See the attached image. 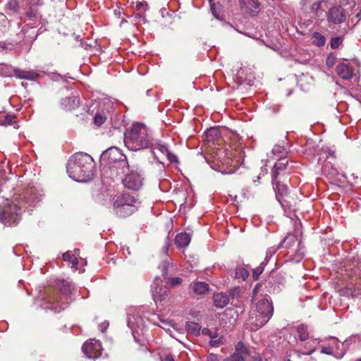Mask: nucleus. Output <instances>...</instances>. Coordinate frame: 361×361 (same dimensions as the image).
<instances>
[{
    "label": "nucleus",
    "instance_id": "473e14b6",
    "mask_svg": "<svg viewBox=\"0 0 361 361\" xmlns=\"http://www.w3.org/2000/svg\"><path fill=\"white\" fill-rule=\"evenodd\" d=\"M219 135V130L214 128L208 129L207 131L205 133V137L208 141H211L213 139L218 137Z\"/></svg>",
    "mask_w": 361,
    "mask_h": 361
},
{
    "label": "nucleus",
    "instance_id": "c9c22d12",
    "mask_svg": "<svg viewBox=\"0 0 361 361\" xmlns=\"http://www.w3.org/2000/svg\"><path fill=\"white\" fill-rule=\"evenodd\" d=\"M106 119V117L105 116L101 114H96L94 118V121L97 126H101L105 122Z\"/></svg>",
    "mask_w": 361,
    "mask_h": 361
},
{
    "label": "nucleus",
    "instance_id": "412c9836",
    "mask_svg": "<svg viewBox=\"0 0 361 361\" xmlns=\"http://www.w3.org/2000/svg\"><path fill=\"white\" fill-rule=\"evenodd\" d=\"M295 245H300V243L298 242V237L295 234L288 233L281 242V247L290 249L293 248Z\"/></svg>",
    "mask_w": 361,
    "mask_h": 361
},
{
    "label": "nucleus",
    "instance_id": "aec40b11",
    "mask_svg": "<svg viewBox=\"0 0 361 361\" xmlns=\"http://www.w3.org/2000/svg\"><path fill=\"white\" fill-rule=\"evenodd\" d=\"M61 108L71 111L79 106V99L77 97H66L61 101Z\"/></svg>",
    "mask_w": 361,
    "mask_h": 361
},
{
    "label": "nucleus",
    "instance_id": "393cba45",
    "mask_svg": "<svg viewBox=\"0 0 361 361\" xmlns=\"http://www.w3.org/2000/svg\"><path fill=\"white\" fill-rule=\"evenodd\" d=\"M6 13L11 16L18 13L19 5L17 0H8L5 8Z\"/></svg>",
    "mask_w": 361,
    "mask_h": 361
},
{
    "label": "nucleus",
    "instance_id": "72a5a7b5",
    "mask_svg": "<svg viewBox=\"0 0 361 361\" xmlns=\"http://www.w3.org/2000/svg\"><path fill=\"white\" fill-rule=\"evenodd\" d=\"M326 42L325 37L319 33H314L313 35V43L317 46H324Z\"/></svg>",
    "mask_w": 361,
    "mask_h": 361
},
{
    "label": "nucleus",
    "instance_id": "f03ea898",
    "mask_svg": "<svg viewBox=\"0 0 361 361\" xmlns=\"http://www.w3.org/2000/svg\"><path fill=\"white\" fill-rule=\"evenodd\" d=\"M269 297L262 298L256 304V311L250 312L246 322L247 328L255 331L265 325L273 315L274 307Z\"/></svg>",
    "mask_w": 361,
    "mask_h": 361
},
{
    "label": "nucleus",
    "instance_id": "f257e3e1",
    "mask_svg": "<svg viewBox=\"0 0 361 361\" xmlns=\"http://www.w3.org/2000/svg\"><path fill=\"white\" fill-rule=\"evenodd\" d=\"M67 173L71 178L78 182H87L93 176L94 161L84 153H76L67 163Z\"/></svg>",
    "mask_w": 361,
    "mask_h": 361
},
{
    "label": "nucleus",
    "instance_id": "423d86ee",
    "mask_svg": "<svg viewBox=\"0 0 361 361\" xmlns=\"http://www.w3.org/2000/svg\"><path fill=\"white\" fill-rule=\"evenodd\" d=\"M57 288L61 292V293L64 295V301L63 298H60L57 296L50 299V302L55 305L54 308L56 311L59 312L61 310H63L66 305L69 303L68 301L67 295L72 293L73 290V286L71 282L66 280H59L56 283Z\"/></svg>",
    "mask_w": 361,
    "mask_h": 361
},
{
    "label": "nucleus",
    "instance_id": "5701e85b",
    "mask_svg": "<svg viewBox=\"0 0 361 361\" xmlns=\"http://www.w3.org/2000/svg\"><path fill=\"white\" fill-rule=\"evenodd\" d=\"M190 236L186 233H180L176 235L175 243L179 247H185L190 242Z\"/></svg>",
    "mask_w": 361,
    "mask_h": 361
},
{
    "label": "nucleus",
    "instance_id": "603ef678",
    "mask_svg": "<svg viewBox=\"0 0 361 361\" xmlns=\"http://www.w3.org/2000/svg\"><path fill=\"white\" fill-rule=\"evenodd\" d=\"M0 20L4 21L5 23L7 21L6 17L4 14H0Z\"/></svg>",
    "mask_w": 361,
    "mask_h": 361
},
{
    "label": "nucleus",
    "instance_id": "7ed1b4c3",
    "mask_svg": "<svg viewBox=\"0 0 361 361\" xmlns=\"http://www.w3.org/2000/svg\"><path fill=\"white\" fill-rule=\"evenodd\" d=\"M151 141L148 128L140 123H133L130 130L125 134V145L133 151L149 147Z\"/></svg>",
    "mask_w": 361,
    "mask_h": 361
},
{
    "label": "nucleus",
    "instance_id": "13d9d810",
    "mask_svg": "<svg viewBox=\"0 0 361 361\" xmlns=\"http://www.w3.org/2000/svg\"><path fill=\"white\" fill-rule=\"evenodd\" d=\"M255 361H262L261 358L255 359Z\"/></svg>",
    "mask_w": 361,
    "mask_h": 361
},
{
    "label": "nucleus",
    "instance_id": "37998d69",
    "mask_svg": "<svg viewBox=\"0 0 361 361\" xmlns=\"http://www.w3.org/2000/svg\"><path fill=\"white\" fill-rule=\"evenodd\" d=\"M334 62L335 58L333 56H329L326 58V63L327 66L331 67L334 64Z\"/></svg>",
    "mask_w": 361,
    "mask_h": 361
},
{
    "label": "nucleus",
    "instance_id": "4468645a",
    "mask_svg": "<svg viewBox=\"0 0 361 361\" xmlns=\"http://www.w3.org/2000/svg\"><path fill=\"white\" fill-rule=\"evenodd\" d=\"M240 7L250 16H255L259 12L260 3L258 0H240Z\"/></svg>",
    "mask_w": 361,
    "mask_h": 361
},
{
    "label": "nucleus",
    "instance_id": "f3484780",
    "mask_svg": "<svg viewBox=\"0 0 361 361\" xmlns=\"http://www.w3.org/2000/svg\"><path fill=\"white\" fill-rule=\"evenodd\" d=\"M14 75L16 78L20 79H25L28 80H34L42 76V71H35L33 70L24 71L15 68L13 71Z\"/></svg>",
    "mask_w": 361,
    "mask_h": 361
},
{
    "label": "nucleus",
    "instance_id": "dca6fc26",
    "mask_svg": "<svg viewBox=\"0 0 361 361\" xmlns=\"http://www.w3.org/2000/svg\"><path fill=\"white\" fill-rule=\"evenodd\" d=\"M280 180L281 178H276V180L271 178L273 188L276 192V197L281 204L283 205V197L288 194V188L286 185L281 183Z\"/></svg>",
    "mask_w": 361,
    "mask_h": 361
},
{
    "label": "nucleus",
    "instance_id": "c85d7f7f",
    "mask_svg": "<svg viewBox=\"0 0 361 361\" xmlns=\"http://www.w3.org/2000/svg\"><path fill=\"white\" fill-rule=\"evenodd\" d=\"M25 15L28 20L34 21V23L39 21L41 19V16L38 12L32 8H30L28 11H27Z\"/></svg>",
    "mask_w": 361,
    "mask_h": 361
},
{
    "label": "nucleus",
    "instance_id": "680f3d73",
    "mask_svg": "<svg viewBox=\"0 0 361 361\" xmlns=\"http://www.w3.org/2000/svg\"><path fill=\"white\" fill-rule=\"evenodd\" d=\"M357 361H361V358L357 359Z\"/></svg>",
    "mask_w": 361,
    "mask_h": 361
},
{
    "label": "nucleus",
    "instance_id": "7c9ffc66",
    "mask_svg": "<svg viewBox=\"0 0 361 361\" xmlns=\"http://www.w3.org/2000/svg\"><path fill=\"white\" fill-rule=\"evenodd\" d=\"M298 333L299 338L304 341L308 338L309 334L307 332V329L305 325H301L298 328Z\"/></svg>",
    "mask_w": 361,
    "mask_h": 361
},
{
    "label": "nucleus",
    "instance_id": "864d4df0",
    "mask_svg": "<svg viewBox=\"0 0 361 361\" xmlns=\"http://www.w3.org/2000/svg\"><path fill=\"white\" fill-rule=\"evenodd\" d=\"M5 49H6L5 44L0 42V51H3Z\"/></svg>",
    "mask_w": 361,
    "mask_h": 361
},
{
    "label": "nucleus",
    "instance_id": "a18cd8bd",
    "mask_svg": "<svg viewBox=\"0 0 361 361\" xmlns=\"http://www.w3.org/2000/svg\"><path fill=\"white\" fill-rule=\"evenodd\" d=\"M260 287H261V284H259V283L257 284V285L255 286V288H254V289H253V296H252V300H254V299H255V297L257 295V292H258V290H259V288H260Z\"/></svg>",
    "mask_w": 361,
    "mask_h": 361
},
{
    "label": "nucleus",
    "instance_id": "bb28decb",
    "mask_svg": "<svg viewBox=\"0 0 361 361\" xmlns=\"http://www.w3.org/2000/svg\"><path fill=\"white\" fill-rule=\"evenodd\" d=\"M185 328L188 332L194 335H198L201 329L200 324L194 322H188Z\"/></svg>",
    "mask_w": 361,
    "mask_h": 361
},
{
    "label": "nucleus",
    "instance_id": "3c124183",
    "mask_svg": "<svg viewBox=\"0 0 361 361\" xmlns=\"http://www.w3.org/2000/svg\"><path fill=\"white\" fill-rule=\"evenodd\" d=\"M280 149H281V147L279 146H276L273 149H272V152L274 154H276V153H278V152H280Z\"/></svg>",
    "mask_w": 361,
    "mask_h": 361
},
{
    "label": "nucleus",
    "instance_id": "e2e57ef3",
    "mask_svg": "<svg viewBox=\"0 0 361 361\" xmlns=\"http://www.w3.org/2000/svg\"><path fill=\"white\" fill-rule=\"evenodd\" d=\"M287 361H290V360H288Z\"/></svg>",
    "mask_w": 361,
    "mask_h": 361
},
{
    "label": "nucleus",
    "instance_id": "8fccbe9b",
    "mask_svg": "<svg viewBox=\"0 0 361 361\" xmlns=\"http://www.w3.org/2000/svg\"><path fill=\"white\" fill-rule=\"evenodd\" d=\"M169 245H170V243H169V238H167L166 239L165 245H164V247L165 252H167V250H168V247H169Z\"/></svg>",
    "mask_w": 361,
    "mask_h": 361
},
{
    "label": "nucleus",
    "instance_id": "20e7f679",
    "mask_svg": "<svg viewBox=\"0 0 361 361\" xmlns=\"http://www.w3.org/2000/svg\"><path fill=\"white\" fill-rule=\"evenodd\" d=\"M137 200L129 193H123L116 197L113 206L116 215L126 217L133 214L135 210Z\"/></svg>",
    "mask_w": 361,
    "mask_h": 361
},
{
    "label": "nucleus",
    "instance_id": "b1692460",
    "mask_svg": "<svg viewBox=\"0 0 361 361\" xmlns=\"http://www.w3.org/2000/svg\"><path fill=\"white\" fill-rule=\"evenodd\" d=\"M191 286L196 295H204L209 290V285L205 282L195 281Z\"/></svg>",
    "mask_w": 361,
    "mask_h": 361
},
{
    "label": "nucleus",
    "instance_id": "6ab92c4d",
    "mask_svg": "<svg viewBox=\"0 0 361 361\" xmlns=\"http://www.w3.org/2000/svg\"><path fill=\"white\" fill-rule=\"evenodd\" d=\"M336 71L338 75L343 80H350L353 75V68L344 63L337 65Z\"/></svg>",
    "mask_w": 361,
    "mask_h": 361
},
{
    "label": "nucleus",
    "instance_id": "4c0bfd02",
    "mask_svg": "<svg viewBox=\"0 0 361 361\" xmlns=\"http://www.w3.org/2000/svg\"><path fill=\"white\" fill-rule=\"evenodd\" d=\"M341 42H342L341 37H338L332 38L330 42L331 47L332 49H337L339 47Z\"/></svg>",
    "mask_w": 361,
    "mask_h": 361
},
{
    "label": "nucleus",
    "instance_id": "5fc2aeb1",
    "mask_svg": "<svg viewBox=\"0 0 361 361\" xmlns=\"http://www.w3.org/2000/svg\"><path fill=\"white\" fill-rule=\"evenodd\" d=\"M314 351H315V349H314V348H313V349L310 350V351H308L307 353H304L303 354H305V355H311V354H312Z\"/></svg>",
    "mask_w": 361,
    "mask_h": 361
},
{
    "label": "nucleus",
    "instance_id": "2eb2a0df",
    "mask_svg": "<svg viewBox=\"0 0 361 361\" xmlns=\"http://www.w3.org/2000/svg\"><path fill=\"white\" fill-rule=\"evenodd\" d=\"M288 161L286 159V158H280L275 163V164L273 167V169H272V174H271V178L274 180H276V178H279L281 176L285 175V170L288 165Z\"/></svg>",
    "mask_w": 361,
    "mask_h": 361
},
{
    "label": "nucleus",
    "instance_id": "9d476101",
    "mask_svg": "<svg viewBox=\"0 0 361 361\" xmlns=\"http://www.w3.org/2000/svg\"><path fill=\"white\" fill-rule=\"evenodd\" d=\"M327 20L329 23L338 25L345 21L346 13L341 6H334L327 12Z\"/></svg>",
    "mask_w": 361,
    "mask_h": 361
},
{
    "label": "nucleus",
    "instance_id": "09e8293b",
    "mask_svg": "<svg viewBox=\"0 0 361 361\" xmlns=\"http://www.w3.org/2000/svg\"><path fill=\"white\" fill-rule=\"evenodd\" d=\"M162 361H174L173 357L172 355H166L163 359Z\"/></svg>",
    "mask_w": 361,
    "mask_h": 361
},
{
    "label": "nucleus",
    "instance_id": "4be33fe9",
    "mask_svg": "<svg viewBox=\"0 0 361 361\" xmlns=\"http://www.w3.org/2000/svg\"><path fill=\"white\" fill-rule=\"evenodd\" d=\"M214 304L216 307L223 308L229 302L228 296L224 293H217L214 294Z\"/></svg>",
    "mask_w": 361,
    "mask_h": 361
},
{
    "label": "nucleus",
    "instance_id": "a878e982",
    "mask_svg": "<svg viewBox=\"0 0 361 361\" xmlns=\"http://www.w3.org/2000/svg\"><path fill=\"white\" fill-rule=\"evenodd\" d=\"M63 259L66 262H69L71 264V267L77 269L78 260L75 255L73 254L71 251H68L63 255Z\"/></svg>",
    "mask_w": 361,
    "mask_h": 361
},
{
    "label": "nucleus",
    "instance_id": "0eeeda50",
    "mask_svg": "<svg viewBox=\"0 0 361 361\" xmlns=\"http://www.w3.org/2000/svg\"><path fill=\"white\" fill-rule=\"evenodd\" d=\"M102 159L109 164L118 162L122 167L128 164L126 155L116 147H110L104 151L102 154Z\"/></svg>",
    "mask_w": 361,
    "mask_h": 361
},
{
    "label": "nucleus",
    "instance_id": "4d7b16f0",
    "mask_svg": "<svg viewBox=\"0 0 361 361\" xmlns=\"http://www.w3.org/2000/svg\"><path fill=\"white\" fill-rule=\"evenodd\" d=\"M329 154L331 157H335V153H334V151H331V150H329Z\"/></svg>",
    "mask_w": 361,
    "mask_h": 361
},
{
    "label": "nucleus",
    "instance_id": "6e6552de",
    "mask_svg": "<svg viewBox=\"0 0 361 361\" xmlns=\"http://www.w3.org/2000/svg\"><path fill=\"white\" fill-rule=\"evenodd\" d=\"M149 147H151L152 151L155 157H157L158 152H160L166 156L167 159L171 163H179L178 159L176 155L173 154L169 150L168 146L160 140H157L152 143L151 142Z\"/></svg>",
    "mask_w": 361,
    "mask_h": 361
},
{
    "label": "nucleus",
    "instance_id": "cd10ccee",
    "mask_svg": "<svg viewBox=\"0 0 361 361\" xmlns=\"http://www.w3.org/2000/svg\"><path fill=\"white\" fill-rule=\"evenodd\" d=\"M14 68L6 63H0V75L9 77L12 75Z\"/></svg>",
    "mask_w": 361,
    "mask_h": 361
},
{
    "label": "nucleus",
    "instance_id": "79ce46f5",
    "mask_svg": "<svg viewBox=\"0 0 361 361\" xmlns=\"http://www.w3.org/2000/svg\"><path fill=\"white\" fill-rule=\"evenodd\" d=\"M321 2L320 1H316L314 2L311 7V10L312 12L315 13L316 14L318 13L319 11L321 9Z\"/></svg>",
    "mask_w": 361,
    "mask_h": 361
},
{
    "label": "nucleus",
    "instance_id": "de8ad7c7",
    "mask_svg": "<svg viewBox=\"0 0 361 361\" xmlns=\"http://www.w3.org/2000/svg\"><path fill=\"white\" fill-rule=\"evenodd\" d=\"M109 326V324L107 322H104L99 324V328L102 331H105Z\"/></svg>",
    "mask_w": 361,
    "mask_h": 361
},
{
    "label": "nucleus",
    "instance_id": "a19ab883",
    "mask_svg": "<svg viewBox=\"0 0 361 361\" xmlns=\"http://www.w3.org/2000/svg\"><path fill=\"white\" fill-rule=\"evenodd\" d=\"M182 283V279L180 277H173L169 279V283L171 286L179 285Z\"/></svg>",
    "mask_w": 361,
    "mask_h": 361
},
{
    "label": "nucleus",
    "instance_id": "58836bf2",
    "mask_svg": "<svg viewBox=\"0 0 361 361\" xmlns=\"http://www.w3.org/2000/svg\"><path fill=\"white\" fill-rule=\"evenodd\" d=\"M334 347L331 346V345L330 343L329 345H328V346H322L321 353L323 354L334 355Z\"/></svg>",
    "mask_w": 361,
    "mask_h": 361
},
{
    "label": "nucleus",
    "instance_id": "f8f14e48",
    "mask_svg": "<svg viewBox=\"0 0 361 361\" xmlns=\"http://www.w3.org/2000/svg\"><path fill=\"white\" fill-rule=\"evenodd\" d=\"M161 281L160 278L156 277L152 285V296L154 302L157 303L158 301L164 300L168 294V288L165 286L160 285Z\"/></svg>",
    "mask_w": 361,
    "mask_h": 361
},
{
    "label": "nucleus",
    "instance_id": "49530a36",
    "mask_svg": "<svg viewBox=\"0 0 361 361\" xmlns=\"http://www.w3.org/2000/svg\"><path fill=\"white\" fill-rule=\"evenodd\" d=\"M210 8H211V11H212V13L213 14V16L216 18H219V16L216 13V11L214 8V4H212L211 6H210Z\"/></svg>",
    "mask_w": 361,
    "mask_h": 361
},
{
    "label": "nucleus",
    "instance_id": "ea45409f",
    "mask_svg": "<svg viewBox=\"0 0 361 361\" xmlns=\"http://www.w3.org/2000/svg\"><path fill=\"white\" fill-rule=\"evenodd\" d=\"M263 270H264V267H263L262 263L260 266L257 267V268H255L253 270L252 277L255 279H257L259 276L262 273Z\"/></svg>",
    "mask_w": 361,
    "mask_h": 361
},
{
    "label": "nucleus",
    "instance_id": "a211bd4d",
    "mask_svg": "<svg viewBox=\"0 0 361 361\" xmlns=\"http://www.w3.org/2000/svg\"><path fill=\"white\" fill-rule=\"evenodd\" d=\"M331 345L334 347V356L336 359H341L345 355L348 348L345 346V343H341L340 341L335 337H331Z\"/></svg>",
    "mask_w": 361,
    "mask_h": 361
},
{
    "label": "nucleus",
    "instance_id": "e433bc0d",
    "mask_svg": "<svg viewBox=\"0 0 361 361\" xmlns=\"http://www.w3.org/2000/svg\"><path fill=\"white\" fill-rule=\"evenodd\" d=\"M169 263L166 261L162 262L159 266V269L161 270L162 275L166 276L168 273Z\"/></svg>",
    "mask_w": 361,
    "mask_h": 361
},
{
    "label": "nucleus",
    "instance_id": "2f4dec72",
    "mask_svg": "<svg viewBox=\"0 0 361 361\" xmlns=\"http://www.w3.org/2000/svg\"><path fill=\"white\" fill-rule=\"evenodd\" d=\"M135 8L136 10L140 12L136 15V18H141L142 16V13L147 10L148 5L146 2H137Z\"/></svg>",
    "mask_w": 361,
    "mask_h": 361
},
{
    "label": "nucleus",
    "instance_id": "bf43d9fd",
    "mask_svg": "<svg viewBox=\"0 0 361 361\" xmlns=\"http://www.w3.org/2000/svg\"><path fill=\"white\" fill-rule=\"evenodd\" d=\"M213 1H214V0H209V3H210V5H211L212 4H214V3H213Z\"/></svg>",
    "mask_w": 361,
    "mask_h": 361
},
{
    "label": "nucleus",
    "instance_id": "c756f323",
    "mask_svg": "<svg viewBox=\"0 0 361 361\" xmlns=\"http://www.w3.org/2000/svg\"><path fill=\"white\" fill-rule=\"evenodd\" d=\"M249 275V273L247 270L243 267H238L236 268L235 270V278L238 279H242L243 281H245Z\"/></svg>",
    "mask_w": 361,
    "mask_h": 361
},
{
    "label": "nucleus",
    "instance_id": "39448f33",
    "mask_svg": "<svg viewBox=\"0 0 361 361\" xmlns=\"http://www.w3.org/2000/svg\"><path fill=\"white\" fill-rule=\"evenodd\" d=\"M21 208L16 204L0 207V222L5 226H14L20 219Z\"/></svg>",
    "mask_w": 361,
    "mask_h": 361
},
{
    "label": "nucleus",
    "instance_id": "f704fd0d",
    "mask_svg": "<svg viewBox=\"0 0 361 361\" xmlns=\"http://www.w3.org/2000/svg\"><path fill=\"white\" fill-rule=\"evenodd\" d=\"M1 117V116H0V118ZM14 123H16V116L12 114H6L4 116V121L2 123L0 122L1 125H13Z\"/></svg>",
    "mask_w": 361,
    "mask_h": 361
},
{
    "label": "nucleus",
    "instance_id": "ddd939ff",
    "mask_svg": "<svg viewBox=\"0 0 361 361\" xmlns=\"http://www.w3.org/2000/svg\"><path fill=\"white\" fill-rule=\"evenodd\" d=\"M123 183L126 188L133 190H139L142 185V178L137 172H132L127 174L123 180Z\"/></svg>",
    "mask_w": 361,
    "mask_h": 361
},
{
    "label": "nucleus",
    "instance_id": "6e6d98bb",
    "mask_svg": "<svg viewBox=\"0 0 361 361\" xmlns=\"http://www.w3.org/2000/svg\"><path fill=\"white\" fill-rule=\"evenodd\" d=\"M338 173L336 169H333V171L331 173H329V175L331 176H336Z\"/></svg>",
    "mask_w": 361,
    "mask_h": 361
},
{
    "label": "nucleus",
    "instance_id": "c03bdc74",
    "mask_svg": "<svg viewBox=\"0 0 361 361\" xmlns=\"http://www.w3.org/2000/svg\"><path fill=\"white\" fill-rule=\"evenodd\" d=\"M207 361H218L217 355L214 354H209L207 356Z\"/></svg>",
    "mask_w": 361,
    "mask_h": 361
},
{
    "label": "nucleus",
    "instance_id": "9b49d317",
    "mask_svg": "<svg viewBox=\"0 0 361 361\" xmlns=\"http://www.w3.org/2000/svg\"><path fill=\"white\" fill-rule=\"evenodd\" d=\"M249 355L247 348L242 341H239L235 346V352L224 361H245Z\"/></svg>",
    "mask_w": 361,
    "mask_h": 361
},
{
    "label": "nucleus",
    "instance_id": "052dcab7",
    "mask_svg": "<svg viewBox=\"0 0 361 361\" xmlns=\"http://www.w3.org/2000/svg\"><path fill=\"white\" fill-rule=\"evenodd\" d=\"M221 153H223V152H222L221 150H220V151L219 152V154H221Z\"/></svg>",
    "mask_w": 361,
    "mask_h": 361
},
{
    "label": "nucleus",
    "instance_id": "1a4fd4ad",
    "mask_svg": "<svg viewBox=\"0 0 361 361\" xmlns=\"http://www.w3.org/2000/svg\"><path fill=\"white\" fill-rule=\"evenodd\" d=\"M82 350L88 358L96 359L101 355V344L97 341H86L82 345Z\"/></svg>",
    "mask_w": 361,
    "mask_h": 361
}]
</instances>
